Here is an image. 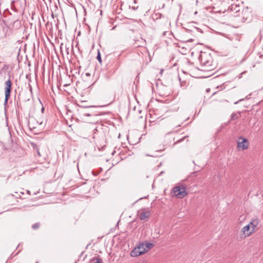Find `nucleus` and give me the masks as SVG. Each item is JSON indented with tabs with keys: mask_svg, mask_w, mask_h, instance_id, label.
<instances>
[{
	"mask_svg": "<svg viewBox=\"0 0 263 263\" xmlns=\"http://www.w3.org/2000/svg\"><path fill=\"white\" fill-rule=\"evenodd\" d=\"M199 60L202 67V69L200 70L202 71H210L213 70L216 67V65L213 62L210 53L201 52L199 57Z\"/></svg>",
	"mask_w": 263,
	"mask_h": 263,
	"instance_id": "nucleus-1",
	"label": "nucleus"
},
{
	"mask_svg": "<svg viewBox=\"0 0 263 263\" xmlns=\"http://www.w3.org/2000/svg\"><path fill=\"white\" fill-rule=\"evenodd\" d=\"M100 130L98 129V127H96L93 129L92 134V138L95 139L94 142L96 143L97 145L101 143L100 144V146L103 147L105 143V139L104 136V133L102 130V128H100Z\"/></svg>",
	"mask_w": 263,
	"mask_h": 263,
	"instance_id": "nucleus-2",
	"label": "nucleus"
},
{
	"mask_svg": "<svg viewBox=\"0 0 263 263\" xmlns=\"http://www.w3.org/2000/svg\"><path fill=\"white\" fill-rule=\"evenodd\" d=\"M186 189V186L185 185L176 186L173 188L171 194L178 198L181 199L187 195Z\"/></svg>",
	"mask_w": 263,
	"mask_h": 263,
	"instance_id": "nucleus-3",
	"label": "nucleus"
},
{
	"mask_svg": "<svg viewBox=\"0 0 263 263\" xmlns=\"http://www.w3.org/2000/svg\"><path fill=\"white\" fill-rule=\"evenodd\" d=\"M12 86V83L10 79L4 83L5 100L4 105L5 106L7 105L8 100L10 97Z\"/></svg>",
	"mask_w": 263,
	"mask_h": 263,
	"instance_id": "nucleus-4",
	"label": "nucleus"
},
{
	"mask_svg": "<svg viewBox=\"0 0 263 263\" xmlns=\"http://www.w3.org/2000/svg\"><path fill=\"white\" fill-rule=\"evenodd\" d=\"M239 141L237 142V148L241 151L247 149L249 147L248 140L242 137H239Z\"/></svg>",
	"mask_w": 263,
	"mask_h": 263,
	"instance_id": "nucleus-5",
	"label": "nucleus"
},
{
	"mask_svg": "<svg viewBox=\"0 0 263 263\" xmlns=\"http://www.w3.org/2000/svg\"><path fill=\"white\" fill-rule=\"evenodd\" d=\"M241 232L243 233L245 235V237L250 236L253 233V231H251V228L249 224L245 226L241 230Z\"/></svg>",
	"mask_w": 263,
	"mask_h": 263,
	"instance_id": "nucleus-6",
	"label": "nucleus"
},
{
	"mask_svg": "<svg viewBox=\"0 0 263 263\" xmlns=\"http://www.w3.org/2000/svg\"><path fill=\"white\" fill-rule=\"evenodd\" d=\"M258 223L259 221L257 219H253L249 223L251 228L252 231H253V232L255 231V228L258 226Z\"/></svg>",
	"mask_w": 263,
	"mask_h": 263,
	"instance_id": "nucleus-7",
	"label": "nucleus"
},
{
	"mask_svg": "<svg viewBox=\"0 0 263 263\" xmlns=\"http://www.w3.org/2000/svg\"><path fill=\"white\" fill-rule=\"evenodd\" d=\"M229 10L234 13L238 12L240 11V6L237 4H232L229 7Z\"/></svg>",
	"mask_w": 263,
	"mask_h": 263,
	"instance_id": "nucleus-8",
	"label": "nucleus"
},
{
	"mask_svg": "<svg viewBox=\"0 0 263 263\" xmlns=\"http://www.w3.org/2000/svg\"><path fill=\"white\" fill-rule=\"evenodd\" d=\"M150 215L149 211H142L139 214V218L141 220H144L146 218H148Z\"/></svg>",
	"mask_w": 263,
	"mask_h": 263,
	"instance_id": "nucleus-9",
	"label": "nucleus"
},
{
	"mask_svg": "<svg viewBox=\"0 0 263 263\" xmlns=\"http://www.w3.org/2000/svg\"><path fill=\"white\" fill-rule=\"evenodd\" d=\"M139 252H142L140 253V255L144 254L146 252V250H145V245L144 243H140L139 245L136 246Z\"/></svg>",
	"mask_w": 263,
	"mask_h": 263,
	"instance_id": "nucleus-10",
	"label": "nucleus"
},
{
	"mask_svg": "<svg viewBox=\"0 0 263 263\" xmlns=\"http://www.w3.org/2000/svg\"><path fill=\"white\" fill-rule=\"evenodd\" d=\"M138 248L136 247L131 252L130 255L132 257H137L140 255V253L141 252H139Z\"/></svg>",
	"mask_w": 263,
	"mask_h": 263,
	"instance_id": "nucleus-11",
	"label": "nucleus"
},
{
	"mask_svg": "<svg viewBox=\"0 0 263 263\" xmlns=\"http://www.w3.org/2000/svg\"><path fill=\"white\" fill-rule=\"evenodd\" d=\"M78 111H79L80 113L82 114V115L84 116H96V115L93 112H83V111L81 110L80 109H78Z\"/></svg>",
	"mask_w": 263,
	"mask_h": 263,
	"instance_id": "nucleus-12",
	"label": "nucleus"
},
{
	"mask_svg": "<svg viewBox=\"0 0 263 263\" xmlns=\"http://www.w3.org/2000/svg\"><path fill=\"white\" fill-rule=\"evenodd\" d=\"M64 47L65 49V52L67 55L69 54L70 50H71V51H72V50H73V46L72 45H70L69 44V45L65 44Z\"/></svg>",
	"mask_w": 263,
	"mask_h": 263,
	"instance_id": "nucleus-13",
	"label": "nucleus"
},
{
	"mask_svg": "<svg viewBox=\"0 0 263 263\" xmlns=\"http://www.w3.org/2000/svg\"><path fill=\"white\" fill-rule=\"evenodd\" d=\"M91 261H92L93 263H103L102 259L99 257H93Z\"/></svg>",
	"mask_w": 263,
	"mask_h": 263,
	"instance_id": "nucleus-14",
	"label": "nucleus"
},
{
	"mask_svg": "<svg viewBox=\"0 0 263 263\" xmlns=\"http://www.w3.org/2000/svg\"><path fill=\"white\" fill-rule=\"evenodd\" d=\"M145 245V250L147 252L149 249L153 247L154 244L151 242H146Z\"/></svg>",
	"mask_w": 263,
	"mask_h": 263,
	"instance_id": "nucleus-15",
	"label": "nucleus"
},
{
	"mask_svg": "<svg viewBox=\"0 0 263 263\" xmlns=\"http://www.w3.org/2000/svg\"><path fill=\"white\" fill-rule=\"evenodd\" d=\"M250 96H251V94H250V95H249L247 96L245 98H243V99H241L239 100L238 101H237L235 102L234 103V104H238V103H239V102H241V101H243V100H249V99H250Z\"/></svg>",
	"mask_w": 263,
	"mask_h": 263,
	"instance_id": "nucleus-16",
	"label": "nucleus"
},
{
	"mask_svg": "<svg viewBox=\"0 0 263 263\" xmlns=\"http://www.w3.org/2000/svg\"><path fill=\"white\" fill-rule=\"evenodd\" d=\"M40 226V223L39 222H36V223H34L32 226V228L34 230H36L39 228Z\"/></svg>",
	"mask_w": 263,
	"mask_h": 263,
	"instance_id": "nucleus-17",
	"label": "nucleus"
},
{
	"mask_svg": "<svg viewBox=\"0 0 263 263\" xmlns=\"http://www.w3.org/2000/svg\"><path fill=\"white\" fill-rule=\"evenodd\" d=\"M238 118L236 113L233 112L232 114L231 119L232 120H236Z\"/></svg>",
	"mask_w": 263,
	"mask_h": 263,
	"instance_id": "nucleus-18",
	"label": "nucleus"
},
{
	"mask_svg": "<svg viewBox=\"0 0 263 263\" xmlns=\"http://www.w3.org/2000/svg\"><path fill=\"white\" fill-rule=\"evenodd\" d=\"M79 107L80 108H91V107H93L94 106H86L85 105H78Z\"/></svg>",
	"mask_w": 263,
	"mask_h": 263,
	"instance_id": "nucleus-19",
	"label": "nucleus"
},
{
	"mask_svg": "<svg viewBox=\"0 0 263 263\" xmlns=\"http://www.w3.org/2000/svg\"><path fill=\"white\" fill-rule=\"evenodd\" d=\"M97 59L98 60L100 64H101L102 60H101V54H100V52H98V54H97Z\"/></svg>",
	"mask_w": 263,
	"mask_h": 263,
	"instance_id": "nucleus-20",
	"label": "nucleus"
},
{
	"mask_svg": "<svg viewBox=\"0 0 263 263\" xmlns=\"http://www.w3.org/2000/svg\"><path fill=\"white\" fill-rule=\"evenodd\" d=\"M31 145L32 146V147H33V149L35 150V151L37 149H39L38 146L36 144H34L33 143H31Z\"/></svg>",
	"mask_w": 263,
	"mask_h": 263,
	"instance_id": "nucleus-21",
	"label": "nucleus"
},
{
	"mask_svg": "<svg viewBox=\"0 0 263 263\" xmlns=\"http://www.w3.org/2000/svg\"><path fill=\"white\" fill-rule=\"evenodd\" d=\"M186 138V136H184L183 138L177 140L175 143V144H177V143H180L181 142H182L185 138Z\"/></svg>",
	"mask_w": 263,
	"mask_h": 263,
	"instance_id": "nucleus-22",
	"label": "nucleus"
},
{
	"mask_svg": "<svg viewBox=\"0 0 263 263\" xmlns=\"http://www.w3.org/2000/svg\"><path fill=\"white\" fill-rule=\"evenodd\" d=\"M161 15H162L161 14L159 13H156L155 14V16L156 17V19H158V18H160L161 16Z\"/></svg>",
	"mask_w": 263,
	"mask_h": 263,
	"instance_id": "nucleus-23",
	"label": "nucleus"
},
{
	"mask_svg": "<svg viewBox=\"0 0 263 263\" xmlns=\"http://www.w3.org/2000/svg\"><path fill=\"white\" fill-rule=\"evenodd\" d=\"M63 46H64V44L63 43H62L61 45V46H60V49H61V51L62 52H63Z\"/></svg>",
	"mask_w": 263,
	"mask_h": 263,
	"instance_id": "nucleus-24",
	"label": "nucleus"
},
{
	"mask_svg": "<svg viewBox=\"0 0 263 263\" xmlns=\"http://www.w3.org/2000/svg\"><path fill=\"white\" fill-rule=\"evenodd\" d=\"M35 152L37 154L38 156L39 157H40L41 156V154H40V149H37Z\"/></svg>",
	"mask_w": 263,
	"mask_h": 263,
	"instance_id": "nucleus-25",
	"label": "nucleus"
},
{
	"mask_svg": "<svg viewBox=\"0 0 263 263\" xmlns=\"http://www.w3.org/2000/svg\"><path fill=\"white\" fill-rule=\"evenodd\" d=\"M248 10V8L247 7L246 10H245V9L242 10V13H246L247 10Z\"/></svg>",
	"mask_w": 263,
	"mask_h": 263,
	"instance_id": "nucleus-26",
	"label": "nucleus"
},
{
	"mask_svg": "<svg viewBox=\"0 0 263 263\" xmlns=\"http://www.w3.org/2000/svg\"><path fill=\"white\" fill-rule=\"evenodd\" d=\"M41 111H42V113L44 112V107H42V109H41Z\"/></svg>",
	"mask_w": 263,
	"mask_h": 263,
	"instance_id": "nucleus-27",
	"label": "nucleus"
},
{
	"mask_svg": "<svg viewBox=\"0 0 263 263\" xmlns=\"http://www.w3.org/2000/svg\"><path fill=\"white\" fill-rule=\"evenodd\" d=\"M163 150H164V148H163V149H162L161 150H157V151H163Z\"/></svg>",
	"mask_w": 263,
	"mask_h": 263,
	"instance_id": "nucleus-28",
	"label": "nucleus"
},
{
	"mask_svg": "<svg viewBox=\"0 0 263 263\" xmlns=\"http://www.w3.org/2000/svg\"><path fill=\"white\" fill-rule=\"evenodd\" d=\"M86 74V76H89V73H87Z\"/></svg>",
	"mask_w": 263,
	"mask_h": 263,
	"instance_id": "nucleus-29",
	"label": "nucleus"
}]
</instances>
